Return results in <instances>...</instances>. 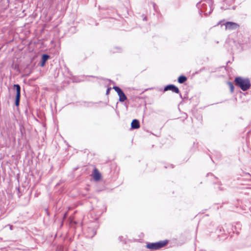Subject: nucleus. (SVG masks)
Instances as JSON below:
<instances>
[{
  "label": "nucleus",
  "instance_id": "obj_19",
  "mask_svg": "<svg viewBox=\"0 0 251 251\" xmlns=\"http://www.w3.org/2000/svg\"><path fill=\"white\" fill-rule=\"evenodd\" d=\"M171 167H172V168L174 167H173V165H171Z\"/></svg>",
  "mask_w": 251,
  "mask_h": 251
},
{
  "label": "nucleus",
  "instance_id": "obj_18",
  "mask_svg": "<svg viewBox=\"0 0 251 251\" xmlns=\"http://www.w3.org/2000/svg\"><path fill=\"white\" fill-rule=\"evenodd\" d=\"M219 190H223V188H222L221 187H219Z\"/></svg>",
  "mask_w": 251,
  "mask_h": 251
},
{
  "label": "nucleus",
  "instance_id": "obj_8",
  "mask_svg": "<svg viewBox=\"0 0 251 251\" xmlns=\"http://www.w3.org/2000/svg\"><path fill=\"white\" fill-rule=\"evenodd\" d=\"M168 90H171L176 94H178L179 93V89L173 84H169L165 87L164 91H167Z\"/></svg>",
  "mask_w": 251,
  "mask_h": 251
},
{
  "label": "nucleus",
  "instance_id": "obj_4",
  "mask_svg": "<svg viewBox=\"0 0 251 251\" xmlns=\"http://www.w3.org/2000/svg\"><path fill=\"white\" fill-rule=\"evenodd\" d=\"M113 89L117 93L119 97V101L120 102H124L127 99L126 95L120 87L118 86H114Z\"/></svg>",
  "mask_w": 251,
  "mask_h": 251
},
{
  "label": "nucleus",
  "instance_id": "obj_16",
  "mask_svg": "<svg viewBox=\"0 0 251 251\" xmlns=\"http://www.w3.org/2000/svg\"><path fill=\"white\" fill-rule=\"evenodd\" d=\"M111 89V87H109L107 89V90H106V95H108L109 93V91Z\"/></svg>",
  "mask_w": 251,
  "mask_h": 251
},
{
  "label": "nucleus",
  "instance_id": "obj_13",
  "mask_svg": "<svg viewBox=\"0 0 251 251\" xmlns=\"http://www.w3.org/2000/svg\"><path fill=\"white\" fill-rule=\"evenodd\" d=\"M223 231H224V229L222 226H218L216 230V232L219 237L221 236Z\"/></svg>",
  "mask_w": 251,
  "mask_h": 251
},
{
  "label": "nucleus",
  "instance_id": "obj_12",
  "mask_svg": "<svg viewBox=\"0 0 251 251\" xmlns=\"http://www.w3.org/2000/svg\"><path fill=\"white\" fill-rule=\"evenodd\" d=\"M186 80L187 77L184 75H180L178 78V82L181 84L185 82L186 81Z\"/></svg>",
  "mask_w": 251,
  "mask_h": 251
},
{
  "label": "nucleus",
  "instance_id": "obj_1",
  "mask_svg": "<svg viewBox=\"0 0 251 251\" xmlns=\"http://www.w3.org/2000/svg\"><path fill=\"white\" fill-rule=\"evenodd\" d=\"M197 7L200 9L201 14L203 13L205 16H208L213 10V2L211 0H203L197 3Z\"/></svg>",
  "mask_w": 251,
  "mask_h": 251
},
{
  "label": "nucleus",
  "instance_id": "obj_3",
  "mask_svg": "<svg viewBox=\"0 0 251 251\" xmlns=\"http://www.w3.org/2000/svg\"><path fill=\"white\" fill-rule=\"evenodd\" d=\"M168 243L167 240L160 241L155 243H149L146 245V247L151 250H156L165 246Z\"/></svg>",
  "mask_w": 251,
  "mask_h": 251
},
{
  "label": "nucleus",
  "instance_id": "obj_20",
  "mask_svg": "<svg viewBox=\"0 0 251 251\" xmlns=\"http://www.w3.org/2000/svg\"><path fill=\"white\" fill-rule=\"evenodd\" d=\"M66 215V214H65V215H64V218L65 217Z\"/></svg>",
  "mask_w": 251,
  "mask_h": 251
},
{
  "label": "nucleus",
  "instance_id": "obj_2",
  "mask_svg": "<svg viewBox=\"0 0 251 251\" xmlns=\"http://www.w3.org/2000/svg\"><path fill=\"white\" fill-rule=\"evenodd\" d=\"M235 85L240 87L244 91H247L251 87V82L248 78H243L242 77H237L235 79Z\"/></svg>",
  "mask_w": 251,
  "mask_h": 251
},
{
  "label": "nucleus",
  "instance_id": "obj_5",
  "mask_svg": "<svg viewBox=\"0 0 251 251\" xmlns=\"http://www.w3.org/2000/svg\"><path fill=\"white\" fill-rule=\"evenodd\" d=\"M13 86L16 91L15 104L16 106H19L21 97V87L19 84H14Z\"/></svg>",
  "mask_w": 251,
  "mask_h": 251
},
{
  "label": "nucleus",
  "instance_id": "obj_11",
  "mask_svg": "<svg viewBox=\"0 0 251 251\" xmlns=\"http://www.w3.org/2000/svg\"><path fill=\"white\" fill-rule=\"evenodd\" d=\"M50 58V56L48 54H44L42 56V61L41 63V66L43 67L45 65L46 62Z\"/></svg>",
  "mask_w": 251,
  "mask_h": 251
},
{
  "label": "nucleus",
  "instance_id": "obj_17",
  "mask_svg": "<svg viewBox=\"0 0 251 251\" xmlns=\"http://www.w3.org/2000/svg\"><path fill=\"white\" fill-rule=\"evenodd\" d=\"M142 17H143V20L144 21H147V17L146 16H145L144 15H143Z\"/></svg>",
  "mask_w": 251,
  "mask_h": 251
},
{
  "label": "nucleus",
  "instance_id": "obj_9",
  "mask_svg": "<svg viewBox=\"0 0 251 251\" xmlns=\"http://www.w3.org/2000/svg\"><path fill=\"white\" fill-rule=\"evenodd\" d=\"M131 127L132 129H138L140 127V123L138 120L134 119L131 124Z\"/></svg>",
  "mask_w": 251,
  "mask_h": 251
},
{
  "label": "nucleus",
  "instance_id": "obj_6",
  "mask_svg": "<svg viewBox=\"0 0 251 251\" xmlns=\"http://www.w3.org/2000/svg\"><path fill=\"white\" fill-rule=\"evenodd\" d=\"M224 25H225L226 30H235L239 27V25L238 24L232 22H227Z\"/></svg>",
  "mask_w": 251,
  "mask_h": 251
},
{
  "label": "nucleus",
  "instance_id": "obj_7",
  "mask_svg": "<svg viewBox=\"0 0 251 251\" xmlns=\"http://www.w3.org/2000/svg\"><path fill=\"white\" fill-rule=\"evenodd\" d=\"M96 234V229L93 227H88L85 232L86 236L88 238H92Z\"/></svg>",
  "mask_w": 251,
  "mask_h": 251
},
{
  "label": "nucleus",
  "instance_id": "obj_10",
  "mask_svg": "<svg viewBox=\"0 0 251 251\" xmlns=\"http://www.w3.org/2000/svg\"><path fill=\"white\" fill-rule=\"evenodd\" d=\"M101 175L97 169H95L94 171V179L96 180H99L100 178Z\"/></svg>",
  "mask_w": 251,
  "mask_h": 251
},
{
  "label": "nucleus",
  "instance_id": "obj_14",
  "mask_svg": "<svg viewBox=\"0 0 251 251\" xmlns=\"http://www.w3.org/2000/svg\"><path fill=\"white\" fill-rule=\"evenodd\" d=\"M228 83L229 86L230 87L231 92H233L234 91V86H233V84L230 82H229Z\"/></svg>",
  "mask_w": 251,
  "mask_h": 251
},
{
  "label": "nucleus",
  "instance_id": "obj_15",
  "mask_svg": "<svg viewBox=\"0 0 251 251\" xmlns=\"http://www.w3.org/2000/svg\"><path fill=\"white\" fill-rule=\"evenodd\" d=\"M119 240L121 242H125V239L122 236L119 237Z\"/></svg>",
  "mask_w": 251,
  "mask_h": 251
}]
</instances>
